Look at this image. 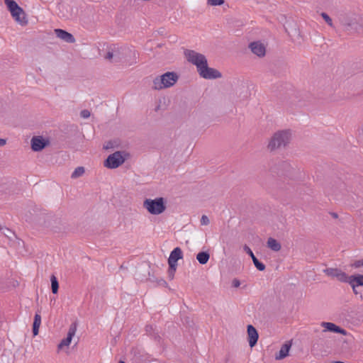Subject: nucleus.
Wrapping results in <instances>:
<instances>
[{
	"label": "nucleus",
	"mask_w": 363,
	"mask_h": 363,
	"mask_svg": "<svg viewBox=\"0 0 363 363\" xmlns=\"http://www.w3.org/2000/svg\"><path fill=\"white\" fill-rule=\"evenodd\" d=\"M352 290H353V292H354L355 294H358V291H357L356 287H354V289H352Z\"/></svg>",
	"instance_id": "obj_42"
},
{
	"label": "nucleus",
	"mask_w": 363,
	"mask_h": 363,
	"mask_svg": "<svg viewBox=\"0 0 363 363\" xmlns=\"http://www.w3.org/2000/svg\"><path fill=\"white\" fill-rule=\"evenodd\" d=\"M198 73L201 77L206 79H215L222 77V74L218 69L209 67L208 63Z\"/></svg>",
	"instance_id": "obj_9"
},
{
	"label": "nucleus",
	"mask_w": 363,
	"mask_h": 363,
	"mask_svg": "<svg viewBox=\"0 0 363 363\" xmlns=\"http://www.w3.org/2000/svg\"><path fill=\"white\" fill-rule=\"evenodd\" d=\"M338 21L346 30L357 31L362 28L360 18L354 13L342 12L338 15Z\"/></svg>",
	"instance_id": "obj_4"
},
{
	"label": "nucleus",
	"mask_w": 363,
	"mask_h": 363,
	"mask_svg": "<svg viewBox=\"0 0 363 363\" xmlns=\"http://www.w3.org/2000/svg\"><path fill=\"white\" fill-rule=\"evenodd\" d=\"M251 52L259 57H263L266 55V47L260 41H254L249 44Z\"/></svg>",
	"instance_id": "obj_11"
},
{
	"label": "nucleus",
	"mask_w": 363,
	"mask_h": 363,
	"mask_svg": "<svg viewBox=\"0 0 363 363\" xmlns=\"http://www.w3.org/2000/svg\"><path fill=\"white\" fill-rule=\"evenodd\" d=\"M5 4L7 6L10 12L15 10L21 11V8L13 0H4Z\"/></svg>",
	"instance_id": "obj_23"
},
{
	"label": "nucleus",
	"mask_w": 363,
	"mask_h": 363,
	"mask_svg": "<svg viewBox=\"0 0 363 363\" xmlns=\"http://www.w3.org/2000/svg\"><path fill=\"white\" fill-rule=\"evenodd\" d=\"M252 262L255 267L259 271H264L265 269V265L259 262L256 257H253Z\"/></svg>",
	"instance_id": "obj_29"
},
{
	"label": "nucleus",
	"mask_w": 363,
	"mask_h": 363,
	"mask_svg": "<svg viewBox=\"0 0 363 363\" xmlns=\"http://www.w3.org/2000/svg\"><path fill=\"white\" fill-rule=\"evenodd\" d=\"M349 284L351 286L352 289L354 287L363 286V275L362 274H354L350 276V280Z\"/></svg>",
	"instance_id": "obj_19"
},
{
	"label": "nucleus",
	"mask_w": 363,
	"mask_h": 363,
	"mask_svg": "<svg viewBox=\"0 0 363 363\" xmlns=\"http://www.w3.org/2000/svg\"><path fill=\"white\" fill-rule=\"evenodd\" d=\"M340 269L337 268H327L324 270V272L330 277H337V274L339 273Z\"/></svg>",
	"instance_id": "obj_28"
},
{
	"label": "nucleus",
	"mask_w": 363,
	"mask_h": 363,
	"mask_svg": "<svg viewBox=\"0 0 363 363\" xmlns=\"http://www.w3.org/2000/svg\"><path fill=\"white\" fill-rule=\"evenodd\" d=\"M243 250L247 255L251 257L252 259L255 257L251 249L247 245H244Z\"/></svg>",
	"instance_id": "obj_33"
},
{
	"label": "nucleus",
	"mask_w": 363,
	"mask_h": 363,
	"mask_svg": "<svg viewBox=\"0 0 363 363\" xmlns=\"http://www.w3.org/2000/svg\"><path fill=\"white\" fill-rule=\"evenodd\" d=\"M233 283L235 287H238L240 284L239 280L238 279H234Z\"/></svg>",
	"instance_id": "obj_37"
},
{
	"label": "nucleus",
	"mask_w": 363,
	"mask_h": 363,
	"mask_svg": "<svg viewBox=\"0 0 363 363\" xmlns=\"http://www.w3.org/2000/svg\"><path fill=\"white\" fill-rule=\"evenodd\" d=\"M291 347V342H286L281 347L280 350L275 355V359L277 360H280L284 359L286 357L289 355V352Z\"/></svg>",
	"instance_id": "obj_18"
},
{
	"label": "nucleus",
	"mask_w": 363,
	"mask_h": 363,
	"mask_svg": "<svg viewBox=\"0 0 363 363\" xmlns=\"http://www.w3.org/2000/svg\"><path fill=\"white\" fill-rule=\"evenodd\" d=\"M76 331H77V323H74L71 324V325L69 328L67 337L63 339L60 342V343L58 345V349H62L65 346H69L71 343L73 336L76 333Z\"/></svg>",
	"instance_id": "obj_12"
},
{
	"label": "nucleus",
	"mask_w": 363,
	"mask_h": 363,
	"mask_svg": "<svg viewBox=\"0 0 363 363\" xmlns=\"http://www.w3.org/2000/svg\"><path fill=\"white\" fill-rule=\"evenodd\" d=\"M247 335L249 345L252 347L257 344L259 335L256 328L252 325H247Z\"/></svg>",
	"instance_id": "obj_14"
},
{
	"label": "nucleus",
	"mask_w": 363,
	"mask_h": 363,
	"mask_svg": "<svg viewBox=\"0 0 363 363\" xmlns=\"http://www.w3.org/2000/svg\"><path fill=\"white\" fill-rule=\"evenodd\" d=\"M90 115H91L90 111L87 109L82 110L80 112V116L83 118H88L90 116Z\"/></svg>",
	"instance_id": "obj_35"
},
{
	"label": "nucleus",
	"mask_w": 363,
	"mask_h": 363,
	"mask_svg": "<svg viewBox=\"0 0 363 363\" xmlns=\"http://www.w3.org/2000/svg\"><path fill=\"white\" fill-rule=\"evenodd\" d=\"M177 266H174V264H169V269H168V276L170 278V279H172L174 276V273L176 272Z\"/></svg>",
	"instance_id": "obj_31"
},
{
	"label": "nucleus",
	"mask_w": 363,
	"mask_h": 363,
	"mask_svg": "<svg viewBox=\"0 0 363 363\" xmlns=\"http://www.w3.org/2000/svg\"><path fill=\"white\" fill-rule=\"evenodd\" d=\"M129 154L125 151H116L110 155L104 162V166L109 169H116L124 163Z\"/></svg>",
	"instance_id": "obj_7"
},
{
	"label": "nucleus",
	"mask_w": 363,
	"mask_h": 363,
	"mask_svg": "<svg viewBox=\"0 0 363 363\" xmlns=\"http://www.w3.org/2000/svg\"><path fill=\"white\" fill-rule=\"evenodd\" d=\"M267 247L274 252H278L281 250V244L274 238H269L267 242Z\"/></svg>",
	"instance_id": "obj_20"
},
{
	"label": "nucleus",
	"mask_w": 363,
	"mask_h": 363,
	"mask_svg": "<svg viewBox=\"0 0 363 363\" xmlns=\"http://www.w3.org/2000/svg\"><path fill=\"white\" fill-rule=\"evenodd\" d=\"M208 4L211 6H220L224 4V0H208Z\"/></svg>",
	"instance_id": "obj_32"
},
{
	"label": "nucleus",
	"mask_w": 363,
	"mask_h": 363,
	"mask_svg": "<svg viewBox=\"0 0 363 363\" xmlns=\"http://www.w3.org/2000/svg\"><path fill=\"white\" fill-rule=\"evenodd\" d=\"M345 184L342 182H338L334 188H333V186L331 188V191L333 194L337 195L340 193H342L343 191L345 190Z\"/></svg>",
	"instance_id": "obj_24"
},
{
	"label": "nucleus",
	"mask_w": 363,
	"mask_h": 363,
	"mask_svg": "<svg viewBox=\"0 0 363 363\" xmlns=\"http://www.w3.org/2000/svg\"><path fill=\"white\" fill-rule=\"evenodd\" d=\"M333 216L334 218H337V213H333Z\"/></svg>",
	"instance_id": "obj_43"
},
{
	"label": "nucleus",
	"mask_w": 363,
	"mask_h": 363,
	"mask_svg": "<svg viewBox=\"0 0 363 363\" xmlns=\"http://www.w3.org/2000/svg\"><path fill=\"white\" fill-rule=\"evenodd\" d=\"M291 139V132L289 130H281L275 132L269 140L267 150L270 152L286 147Z\"/></svg>",
	"instance_id": "obj_1"
},
{
	"label": "nucleus",
	"mask_w": 363,
	"mask_h": 363,
	"mask_svg": "<svg viewBox=\"0 0 363 363\" xmlns=\"http://www.w3.org/2000/svg\"><path fill=\"white\" fill-rule=\"evenodd\" d=\"M6 143V140L3 138H0V146H4Z\"/></svg>",
	"instance_id": "obj_38"
},
{
	"label": "nucleus",
	"mask_w": 363,
	"mask_h": 363,
	"mask_svg": "<svg viewBox=\"0 0 363 363\" xmlns=\"http://www.w3.org/2000/svg\"><path fill=\"white\" fill-rule=\"evenodd\" d=\"M130 53L131 50L128 48L112 45L108 48L104 57L111 63L117 64L124 62Z\"/></svg>",
	"instance_id": "obj_2"
},
{
	"label": "nucleus",
	"mask_w": 363,
	"mask_h": 363,
	"mask_svg": "<svg viewBox=\"0 0 363 363\" xmlns=\"http://www.w3.org/2000/svg\"><path fill=\"white\" fill-rule=\"evenodd\" d=\"M210 220L207 216L203 215L201 218V224L202 225H207L209 224Z\"/></svg>",
	"instance_id": "obj_34"
},
{
	"label": "nucleus",
	"mask_w": 363,
	"mask_h": 363,
	"mask_svg": "<svg viewBox=\"0 0 363 363\" xmlns=\"http://www.w3.org/2000/svg\"><path fill=\"white\" fill-rule=\"evenodd\" d=\"M55 33L57 38L63 40L66 43H73L75 42L74 36L66 30L57 28L55 30Z\"/></svg>",
	"instance_id": "obj_15"
},
{
	"label": "nucleus",
	"mask_w": 363,
	"mask_h": 363,
	"mask_svg": "<svg viewBox=\"0 0 363 363\" xmlns=\"http://www.w3.org/2000/svg\"><path fill=\"white\" fill-rule=\"evenodd\" d=\"M119 363H125L123 361H120Z\"/></svg>",
	"instance_id": "obj_45"
},
{
	"label": "nucleus",
	"mask_w": 363,
	"mask_h": 363,
	"mask_svg": "<svg viewBox=\"0 0 363 363\" xmlns=\"http://www.w3.org/2000/svg\"><path fill=\"white\" fill-rule=\"evenodd\" d=\"M41 324V316L39 313H35L34 317V321L33 324V335L35 336L39 333V328Z\"/></svg>",
	"instance_id": "obj_21"
},
{
	"label": "nucleus",
	"mask_w": 363,
	"mask_h": 363,
	"mask_svg": "<svg viewBox=\"0 0 363 363\" xmlns=\"http://www.w3.org/2000/svg\"><path fill=\"white\" fill-rule=\"evenodd\" d=\"M179 79V75L174 72H167L153 79L152 89L161 90L174 86Z\"/></svg>",
	"instance_id": "obj_3"
},
{
	"label": "nucleus",
	"mask_w": 363,
	"mask_h": 363,
	"mask_svg": "<svg viewBox=\"0 0 363 363\" xmlns=\"http://www.w3.org/2000/svg\"><path fill=\"white\" fill-rule=\"evenodd\" d=\"M291 165L286 161L277 160L272 161L269 170L274 175L285 176L291 172Z\"/></svg>",
	"instance_id": "obj_8"
},
{
	"label": "nucleus",
	"mask_w": 363,
	"mask_h": 363,
	"mask_svg": "<svg viewBox=\"0 0 363 363\" xmlns=\"http://www.w3.org/2000/svg\"><path fill=\"white\" fill-rule=\"evenodd\" d=\"M352 267L354 268H359L360 267H363V259L359 260H356L352 264Z\"/></svg>",
	"instance_id": "obj_36"
},
{
	"label": "nucleus",
	"mask_w": 363,
	"mask_h": 363,
	"mask_svg": "<svg viewBox=\"0 0 363 363\" xmlns=\"http://www.w3.org/2000/svg\"><path fill=\"white\" fill-rule=\"evenodd\" d=\"M321 326L325 328L323 332L330 331V332H333V333H340V334H342L344 335H345L347 334V332L345 330L341 328L340 327L336 325L335 324H334L333 323L322 322Z\"/></svg>",
	"instance_id": "obj_13"
},
{
	"label": "nucleus",
	"mask_w": 363,
	"mask_h": 363,
	"mask_svg": "<svg viewBox=\"0 0 363 363\" xmlns=\"http://www.w3.org/2000/svg\"><path fill=\"white\" fill-rule=\"evenodd\" d=\"M143 207L152 215L161 214L166 209L164 199L162 197L155 199H146L143 202Z\"/></svg>",
	"instance_id": "obj_5"
},
{
	"label": "nucleus",
	"mask_w": 363,
	"mask_h": 363,
	"mask_svg": "<svg viewBox=\"0 0 363 363\" xmlns=\"http://www.w3.org/2000/svg\"><path fill=\"white\" fill-rule=\"evenodd\" d=\"M210 258V255L208 252H200L196 255V259L201 264H206Z\"/></svg>",
	"instance_id": "obj_22"
},
{
	"label": "nucleus",
	"mask_w": 363,
	"mask_h": 363,
	"mask_svg": "<svg viewBox=\"0 0 363 363\" xmlns=\"http://www.w3.org/2000/svg\"><path fill=\"white\" fill-rule=\"evenodd\" d=\"M150 330H152V326H146V331L147 332H148Z\"/></svg>",
	"instance_id": "obj_40"
},
{
	"label": "nucleus",
	"mask_w": 363,
	"mask_h": 363,
	"mask_svg": "<svg viewBox=\"0 0 363 363\" xmlns=\"http://www.w3.org/2000/svg\"><path fill=\"white\" fill-rule=\"evenodd\" d=\"M334 363H344L342 362H335Z\"/></svg>",
	"instance_id": "obj_44"
},
{
	"label": "nucleus",
	"mask_w": 363,
	"mask_h": 363,
	"mask_svg": "<svg viewBox=\"0 0 363 363\" xmlns=\"http://www.w3.org/2000/svg\"><path fill=\"white\" fill-rule=\"evenodd\" d=\"M320 16L322 18L325 20V21L327 23V24L330 26L333 27V23L332 18L325 12L321 13Z\"/></svg>",
	"instance_id": "obj_30"
},
{
	"label": "nucleus",
	"mask_w": 363,
	"mask_h": 363,
	"mask_svg": "<svg viewBox=\"0 0 363 363\" xmlns=\"http://www.w3.org/2000/svg\"><path fill=\"white\" fill-rule=\"evenodd\" d=\"M11 13L17 23H18L21 26L27 25L28 20L26 17V13L22 8L21 11L15 10L14 11H11Z\"/></svg>",
	"instance_id": "obj_17"
},
{
	"label": "nucleus",
	"mask_w": 363,
	"mask_h": 363,
	"mask_svg": "<svg viewBox=\"0 0 363 363\" xmlns=\"http://www.w3.org/2000/svg\"><path fill=\"white\" fill-rule=\"evenodd\" d=\"M4 228H5L6 230H7L8 231H10V230L7 228H6L5 226H2L1 224H0V230H3Z\"/></svg>",
	"instance_id": "obj_39"
},
{
	"label": "nucleus",
	"mask_w": 363,
	"mask_h": 363,
	"mask_svg": "<svg viewBox=\"0 0 363 363\" xmlns=\"http://www.w3.org/2000/svg\"><path fill=\"white\" fill-rule=\"evenodd\" d=\"M52 292L57 294L59 289V283L55 275H52L50 277Z\"/></svg>",
	"instance_id": "obj_25"
},
{
	"label": "nucleus",
	"mask_w": 363,
	"mask_h": 363,
	"mask_svg": "<svg viewBox=\"0 0 363 363\" xmlns=\"http://www.w3.org/2000/svg\"><path fill=\"white\" fill-rule=\"evenodd\" d=\"M84 173V168L83 167H78L72 172L71 177L72 179H76V178H78V177L82 176Z\"/></svg>",
	"instance_id": "obj_27"
},
{
	"label": "nucleus",
	"mask_w": 363,
	"mask_h": 363,
	"mask_svg": "<svg viewBox=\"0 0 363 363\" xmlns=\"http://www.w3.org/2000/svg\"><path fill=\"white\" fill-rule=\"evenodd\" d=\"M182 257L183 255L182 250L179 247H176L170 253L169 257L168 259V264H172L174 266H177V261L182 259Z\"/></svg>",
	"instance_id": "obj_16"
},
{
	"label": "nucleus",
	"mask_w": 363,
	"mask_h": 363,
	"mask_svg": "<svg viewBox=\"0 0 363 363\" xmlns=\"http://www.w3.org/2000/svg\"><path fill=\"white\" fill-rule=\"evenodd\" d=\"M31 148L35 152H39L50 145V141L43 136H33L30 140Z\"/></svg>",
	"instance_id": "obj_10"
},
{
	"label": "nucleus",
	"mask_w": 363,
	"mask_h": 363,
	"mask_svg": "<svg viewBox=\"0 0 363 363\" xmlns=\"http://www.w3.org/2000/svg\"><path fill=\"white\" fill-rule=\"evenodd\" d=\"M184 55L187 61L196 67L197 72H199L207 63L206 56L201 53L191 50H186Z\"/></svg>",
	"instance_id": "obj_6"
},
{
	"label": "nucleus",
	"mask_w": 363,
	"mask_h": 363,
	"mask_svg": "<svg viewBox=\"0 0 363 363\" xmlns=\"http://www.w3.org/2000/svg\"><path fill=\"white\" fill-rule=\"evenodd\" d=\"M160 282H161V284H167V282L163 279H161Z\"/></svg>",
	"instance_id": "obj_41"
},
{
	"label": "nucleus",
	"mask_w": 363,
	"mask_h": 363,
	"mask_svg": "<svg viewBox=\"0 0 363 363\" xmlns=\"http://www.w3.org/2000/svg\"><path fill=\"white\" fill-rule=\"evenodd\" d=\"M337 279L341 282L349 284V281L350 280V276H348L345 272L340 269L339 273L337 274Z\"/></svg>",
	"instance_id": "obj_26"
}]
</instances>
